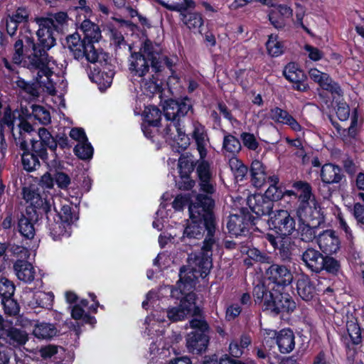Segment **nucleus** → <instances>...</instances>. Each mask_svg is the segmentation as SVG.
<instances>
[{"label":"nucleus","instance_id":"obj_61","mask_svg":"<svg viewBox=\"0 0 364 364\" xmlns=\"http://www.w3.org/2000/svg\"><path fill=\"white\" fill-rule=\"evenodd\" d=\"M171 140L175 141L177 145L183 149H186L189 145V138L181 129L176 134V139H171Z\"/></svg>","mask_w":364,"mask_h":364},{"label":"nucleus","instance_id":"obj_51","mask_svg":"<svg viewBox=\"0 0 364 364\" xmlns=\"http://www.w3.org/2000/svg\"><path fill=\"white\" fill-rule=\"evenodd\" d=\"M194 5V2L191 0H180L179 1L168 5L166 7L169 10L182 13L188 9L193 8Z\"/></svg>","mask_w":364,"mask_h":364},{"label":"nucleus","instance_id":"obj_41","mask_svg":"<svg viewBox=\"0 0 364 364\" xmlns=\"http://www.w3.org/2000/svg\"><path fill=\"white\" fill-rule=\"evenodd\" d=\"M30 150L32 151V154H34L37 156H39L43 161H48V153L46 146L41 143L40 140L30 139Z\"/></svg>","mask_w":364,"mask_h":364},{"label":"nucleus","instance_id":"obj_13","mask_svg":"<svg viewBox=\"0 0 364 364\" xmlns=\"http://www.w3.org/2000/svg\"><path fill=\"white\" fill-rule=\"evenodd\" d=\"M191 108L190 100L186 99L183 101L168 100L164 105V112L166 120L178 121L181 117L188 113Z\"/></svg>","mask_w":364,"mask_h":364},{"label":"nucleus","instance_id":"obj_34","mask_svg":"<svg viewBox=\"0 0 364 364\" xmlns=\"http://www.w3.org/2000/svg\"><path fill=\"white\" fill-rule=\"evenodd\" d=\"M18 126L19 127L21 138H19L17 144H19L22 150H28L30 144L26 141V133H29L33 130L32 126L30 123L24 120H20Z\"/></svg>","mask_w":364,"mask_h":364},{"label":"nucleus","instance_id":"obj_42","mask_svg":"<svg viewBox=\"0 0 364 364\" xmlns=\"http://www.w3.org/2000/svg\"><path fill=\"white\" fill-rule=\"evenodd\" d=\"M38 138L41 143L44 144L51 151H55L57 142L46 129L41 128L38 129Z\"/></svg>","mask_w":364,"mask_h":364},{"label":"nucleus","instance_id":"obj_58","mask_svg":"<svg viewBox=\"0 0 364 364\" xmlns=\"http://www.w3.org/2000/svg\"><path fill=\"white\" fill-rule=\"evenodd\" d=\"M15 120V117L14 114H12L10 111H6L4 112V117L1 121L2 126L5 129L6 127L8 128L9 131L13 133V135L14 136V122Z\"/></svg>","mask_w":364,"mask_h":364},{"label":"nucleus","instance_id":"obj_56","mask_svg":"<svg viewBox=\"0 0 364 364\" xmlns=\"http://www.w3.org/2000/svg\"><path fill=\"white\" fill-rule=\"evenodd\" d=\"M54 179L59 188L65 189L70 183V177L62 171H56L54 174Z\"/></svg>","mask_w":364,"mask_h":364},{"label":"nucleus","instance_id":"obj_21","mask_svg":"<svg viewBox=\"0 0 364 364\" xmlns=\"http://www.w3.org/2000/svg\"><path fill=\"white\" fill-rule=\"evenodd\" d=\"M27 39L26 38V43H24L23 39L17 40L14 46V53L13 55V61L16 64H22L24 68L29 69V68L25 65V61L28 57L33 55L34 53V49L31 46H27Z\"/></svg>","mask_w":364,"mask_h":364},{"label":"nucleus","instance_id":"obj_17","mask_svg":"<svg viewBox=\"0 0 364 364\" xmlns=\"http://www.w3.org/2000/svg\"><path fill=\"white\" fill-rule=\"evenodd\" d=\"M284 75L287 80L294 83L295 90L301 92L307 90L308 85L304 82L306 75L295 63H289L284 70Z\"/></svg>","mask_w":364,"mask_h":364},{"label":"nucleus","instance_id":"obj_49","mask_svg":"<svg viewBox=\"0 0 364 364\" xmlns=\"http://www.w3.org/2000/svg\"><path fill=\"white\" fill-rule=\"evenodd\" d=\"M323 269L333 274H336L339 272L341 265L336 259L328 256H323Z\"/></svg>","mask_w":364,"mask_h":364},{"label":"nucleus","instance_id":"obj_43","mask_svg":"<svg viewBox=\"0 0 364 364\" xmlns=\"http://www.w3.org/2000/svg\"><path fill=\"white\" fill-rule=\"evenodd\" d=\"M300 233V238L302 241L310 242L316 237V229L311 227L309 224H306L304 222L299 227Z\"/></svg>","mask_w":364,"mask_h":364},{"label":"nucleus","instance_id":"obj_11","mask_svg":"<svg viewBox=\"0 0 364 364\" xmlns=\"http://www.w3.org/2000/svg\"><path fill=\"white\" fill-rule=\"evenodd\" d=\"M272 299L267 309H271L276 314L281 311H293L295 308V303L291 300L290 296L287 293L282 292L279 289L272 287Z\"/></svg>","mask_w":364,"mask_h":364},{"label":"nucleus","instance_id":"obj_57","mask_svg":"<svg viewBox=\"0 0 364 364\" xmlns=\"http://www.w3.org/2000/svg\"><path fill=\"white\" fill-rule=\"evenodd\" d=\"M337 105L336 112L338 117L341 120H346L348 118L350 114V109L347 104L343 102L336 101Z\"/></svg>","mask_w":364,"mask_h":364},{"label":"nucleus","instance_id":"obj_46","mask_svg":"<svg viewBox=\"0 0 364 364\" xmlns=\"http://www.w3.org/2000/svg\"><path fill=\"white\" fill-rule=\"evenodd\" d=\"M275 249L279 250V254L283 260L290 258L291 255V242L288 237H282L279 245Z\"/></svg>","mask_w":364,"mask_h":364},{"label":"nucleus","instance_id":"obj_53","mask_svg":"<svg viewBox=\"0 0 364 364\" xmlns=\"http://www.w3.org/2000/svg\"><path fill=\"white\" fill-rule=\"evenodd\" d=\"M72 317L75 320L80 319L85 323H92L93 321V318L85 314L84 310L78 305H76L73 308Z\"/></svg>","mask_w":364,"mask_h":364},{"label":"nucleus","instance_id":"obj_16","mask_svg":"<svg viewBox=\"0 0 364 364\" xmlns=\"http://www.w3.org/2000/svg\"><path fill=\"white\" fill-rule=\"evenodd\" d=\"M196 172L199 178L200 189L208 193L214 192V181L210 165L207 161L198 162Z\"/></svg>","mask_w":364,"mask_h":364},{"label":"nucleus","instance_id":"obj_12","mask_svg":"<svg viewBox=\"0 0 364 364\" xmlns=\"http://www.w3.org/2000/svg\"><path fill=\"white\" fill-rule=\"evenodd\" d=\"M41 214V212H38L33 208H26V213L18 221V230L23 237L28 239H32L34 237V223L38 221L39 215Z\"/></svg>","mask_w":364,"mask_h":364},{"label":"nucleus","instance_id":"obj_55","mask_svg":"<svg viewBox=\"0 0 364 364\" xmlns=\"http://www.w3.org/2000/svg\"><path fill=\"white\" fill-rule=\"evenodd\" d=\"M271 117L278 122L287 124L291 116L286 111L276 107L271 111Z\"/></svg>","mask_w":364,"mask_h":364},{"label":"nucleus","instance_id":"obj_29","mask_svg":"<svg viewBox=\"0 0 364 364\" xmlns=\"http://www.w3.org/2000/svg\"><path fill=\"white\" fill-rule=\"evenodd\" d=\"M193 137L196 141L200 158L203 159L206 156V147L208 144V139L205 133L203 127L200 124H195Z\"/></svg>","mask_w":364,"mask_h":364},{"label":"nucleus","instance_id":"obj_6","mask_svg":"<svg viewBox=\"0 0 364 364\" xmlns=\"http://www.w3.org/2000/svg\"><path fill=\"white\" fill-rule=\"evenodd\" d=\"M49 63H46V72L41 68H33L31 70H38L36 82L30 84L23 79H18L16 81V86L23 90L32 97H38L41 92H46L47 93L54 95L55 89L53 83L50 80L51 71L48 67Z\"/></svg>","mask_w":364,"mask_h":364},{"label":"nucleus","instance_id":"obj_54","mask_svg":"<svg viewBox=\"0 0 364 364\" xmlns=\"http://www.w3.org/2000/svg\"><path fill=\"white\" fill-rule=\"evenodd\" d=\"M241 139L242 140L245 146L251 150H255L258 146V142L255 136L250 133H242L241 134Z\"/></svg>","mask_w":364,"mask_h":364},{"label":"nucleus","instance_id":"obj_44","mask_svg":"<svg viewBox=\"0 0 364 364\" xmlns=\"http://www.w3.org/2000/svg\"><path fill=\"white\" fill-rule=\"evenodd\" d=\"M267 49L270 55L277 56L283 52V45L277 36L272 35L267 42Z\"/></svg>","mask_w":364,"mask_h":364},{"label":"nucleus","instance_id":"obj_38","mask_svg":"<svg viewBox=\"0 0 364 364\" xmlns=\"http://www.w3.org/2000/svg\"><path fill=\"white\" fill-rule=\"evenodd\" d=\"M183 16V21L189 28H200L203 24V20L198 13H188Z\"/></svg>","mask_w":364,"mask_h":364},{"label":"nucleus","instance_id":"obj_62","mask_svg":"<svg viewBox=\"0 0 364 364\" xmlns=\"http://www.w3.org/2000/svg\"><path fill=\"white\" fill-rule=\"evenodd\" d=\"M361 197L363 199V203H358L354 206V215L357 220L364 224V194H360Z\"/></svg>","mask_w":364,"mask_h":364},{"label":"nucleus","instance_id":"obj_36","mask_svg":"<svg viewBox=\"0 0 364 364\" xmlns=\"http://www.w3.org/2000/svg\"><path fill=\"white\" fill-rule=\"evenodd\" d=\"M293 186L300 193L299 199L301 202L308 203L312 196L310 185L306 182L297 181L294 183Z\"/></svg>","mask_w":364,"mask_h":364},{"label":"nucleus","instance_id":"obj_64","mask_svg":"<svg viewBox=\"0 0 364 364\" xmlns=\"http://www.w3.org/2000/svg\"><path fill=\"white\" fill-rule=\"evenodd\" d=\"M70 136L77 141V144L87 141L86 135L82 129L73 128L70 132Z\"/></svg>","mask_w":364,"mask_h":364},{"label":"nucleus","instance_id":"obj_59","mask_svg":"<svg viewBox=\"0 0 364 364\" xmlns=\"http://www.w3.org/2000/svg\"><path fill=\"white\" fill-rule=\"evenodd\" d=\"M142 86L146 91L152 94L159 92L160 90V86L157 83V81L156 80V78L154 75H152L151 78H149V81L145 80L143 82Z\"/></svg>","mask_w":364,"mask_h":364},{"label":"nucleus","instance_id":"obj_27","mask_svg":"<svg viewBox=\"0 0 364 364\" xmlns=\"http://www.w3.org/2000/svg\"><path fill=\"white\" fill-rule=\"evenodd\" d=\"M272 287H275V284L262 283L257 284L253 290V295L255 297V301L258 302H263L266 308L270 304L273 296Z\"/></svg>","mask_w":364,"mask_h":364},{"label":"nucleus","instance_id":"obj_22","mask_svg":"<svg viewBox=\"0 0 364 364\" xmlns=\"http://www.w3.org/2000/svg\"><path fill=\"white\" fill-rule=\"evenodd\" d=\"M273 7L269 15V21L276 28H282L284 26V19L291 17L292 9L287 5H277V0Z\"/></svg>","mask_w":364,"mask_h":364},{"label":"nucleus","instance_id":"obj_20","mask_svg":"<svg viewBox=\"0 0 364 364\" xmlns=\"http://www.w3.org/2000/svg\"><path fill=\"white\" fill-rule=\"evenodd\" d=\"M248 203L252 210L258 215H274V213L272 211L274 203L272 200L262 196H255L249 198Z\"/></svg>","mask_w":364,"mask_h":364},{"label":"nucleus","instance_id":"obj_35","mask_svg":"<svg viewBox=\"0 0 364 364\" xmlns=\"http://www.w3.org/2000/svg\"><path fill=\"white\" fill-rule=\"evenodd\" d=\"M161 112L156 107H147L144 110L146 122L153 127H158L160 124Z\"/></svg>","mask_w":364,"mask_h":364},{"label":"nucleus","instance_id":"obj_50","mask_svg":"<svg viewBox=\"0 0 364 364\" xmlns=\"http://www.w3.org/2000/svg\"><path fill=\"white\" fill-rule=\"evenodd\" d=\"M166 122V127L163 131L164 136L171 140V139H176V134L181 130L178 127V122L172 120Z\"/></svg>","mask_w":364,"mask_h":364},{"label":"nucleus","instance_id":"obj_31","mask_svg":"<svg viewBox=\"0 0 364 364\" xmlns=\"http://www.w3.org/2000/svg\"><path fill=\"white\" fill-rule=\"evenodd\" d=\"M252 183L255 187H261L266 181L265 169L259 160L252 161L250 168Z\"/></svg>","mask_w":364,"mask_h":364},{"label":"nucleus","instance_id":"obj_10","mask_svg":"<svg viewBox=\"0 0 364 364\" xmlns=\"http://www.w3.org/2000/svg\"><path fill=\"white\" fill-rule=\"evenodd\" d=\"M309 75L310 78L318 83L321 88L330 92L333 95L334 100L336 98V96L340 97L342 95V90L339 85L327 73H322L316 68H312L309 71Z\"/></svg>","mask_w":364,"mask_h":364},{"label":"nucleus","instance_id":"obj_47","mask_svg":"<svg viewBox=\"0 0 364 364\" xmlns=\"http://www.w3.org/2000/svg\"><path fill=\"white\" fill-rule=\"evenodd\" d=\"M347 331L354 344H358L361 341L360 328L356 323L353 321L348 322Z\"/></svg>","mask_w":364,"mask_h":364},{"label":"nucleus","instance_id":"obj_52","mask_svg":"<svg viewBox=\"0 0 364 364\" xmlns=\"http://www.w3.org/2000/svg\"><path fill=\"white\" fill-rule=\"evenodd\" d=\"M1 304L4 306L5 313L9 316H14L18 313V304L11 297L1 299Z\"/></svg>","mask_w":364,"mask_h":364},{"label":"nucleus","instance_id":"obj_63","mask_svg":"<svg viewBox=\"0 0 364 364\" xmlns=\"http://www.w3.org/2000/svg\"><path fill=\"white\" fill-rule=\"evenodd\" d=\"M29 12L26 8H18L15 14L11 16L17 23L25 22L28 21Z\"/></svg>","mask_w":364,"mask_h":364},{"label":"nucleus","instance_id":"obj_48","mask_svg":"<svg viewBox=\"0 0 364 364\" xmlns=\"http://www.w3.org/2000/svg\"><path fill=\"white\" fill-rule=\"evenodd\" d=\"M247 255L249 259H252L257 262L268 264L271 262V258L269 257L255 248L249 249L247 252Z\"/></svg>","mask_w":364,"mask_h":364},{"label":"nucleus","instance_id":"obj_9","mask_svg":"<svg viewBox=\"0 0 364 364\" xmlns=\"http://www.w3.org/2000/svg\"><path fill=\"white\" fill-rule=\"evenodd\" d=\"M269 226L276 229L281 235H289L295 230V221L288 211L277 210L269 220Z\"/></svg>","mask_w":364,"mask_h":364},{"label":"nucleus","instance_id":"obj_15","mask_svg":"<svg viewBox=\"0 0 364 364\" xmlns=\"http://www.w3.org/2000/svg\"><path fill=\"white\" fill-rule=\"evenodd\" d=\"M249 213L240 210L239 213L232 214L230 216L227 228L232 235H240L249 228L251 225Z\"/></svg>","mask_w":364,"mask_h":364},{"label":"nucleus","instance_id":"obj_25","mask_svg":"<svg viewBox=\"0 0 364 364\" xmlns=\"http://www.w3.org/2000/svg\"><path fill=\"white\" fill-rule=\"evenodd\" d=\"M296 289L298 294L305 301L312 299L316 292L315 284L304 275L298 279Z\"/></svg>","mask_w":364,"mask_h":364},{"label":"nucleus","instance_id":"obj_37","mask_svg":"<svg viewBox=\"0 0 364 364\" xmlns=\"http://www.w3.org/2000/svg\"><path fill=\"white\" fill-rule=\"evenodd\" d=\"M23 151L24 153L22 155V164L24 169L28 171L35 170L37 166H40L37 156L34 154L30 153V149L28 150Z\"/></svg>","mask_w":364,"mask_h":364},{"label":"nucleus","instance_id":"obj_30","mask_svg":"<svg viewBox=\"0 0 364 364\" xmlns=\"http://www.w3.org/2000/svg\"><path fill=\"white\" fill-rule=\"evenodd\" d=\"M12 323L11 321L7 322L6 335L9 338V343L15 347L22 346L26 343L27 341V334L19 329L11 327Z\"/></svg>","mask_w":364,"mask_h":364},{"label":"nucleus","instance_id":"obj_2","mask_svg":"<svg viewBox=\"0 0 364 364\" xmlns=\"http://www.w3.org/2000/svg\"><path fill=\"white\" fill-rule=\"evenodd\" d=\"M67 18L65 13L59 12L48 17L35 18L38 26L36 31L38 41L34 43L33 40L27 39V46H31L34 49L33 55L28 57L25 61V65L29 70L41 68L46 72V63L50 62L48 50L55 44V35L59 33Z\"/></svg>","mask_w":364,"mask_h":364},{"label":"nucleus","instance_id":"obj_24","mask_svg":"<svg viewBox=\"0 0 364 364\" xmlns=\"http://www.w3.org/2000/svg\"><path fill=\"white\" fill-rule=\"evenodd\" d=\"M14 269L18 279L23 282H31L35 278V268L26 260L18 259L14 264Z\"/></svg>","mask_w":364,"mask_h":364},{"label":"nucleus","instance_id":"obj_32","mask_svg":"<svg viewBox=\"0 0 364 364\" xmlns=\"http://www.w3.org/2000/svg\"><path fill=\"white\" fill-rule=\"evenodd\" d=\"M26 112L28 115L33 116L42 124H46L50 122V113L41 106L31 105L29 108H26Z\"/></svg>","mask_w":364,"mask_h":364},{"label":"nucleus","instance_id":"obj_8","mask_svg":"<svg viewBox=\"0 0 364 364\" xmlns=\"http://www.w3.org/2000/svg\"><path fill=\"white\" fill-rule=\"evenodd\" d=\"M22 196L26 203L30 204L27 208H33L42 213H47L50 211V204L48 200L42 198L38 185L31 184L24 186L22 190Z\"/></svg>","mask_w":364,"mask_h":364},{"label":"nucleus","instance_id":"obj_40","mask_svg":"<svg viewBox=\"0 0 364 364\" xmlns=\"http://www.w3.org/2000/svg\"><path fill=\"white\" fill-rule=\"evenodd\" d=\"M74 152L75 155L81 159L85 160L90 159L92 156L93 150L91 145L87 141L77 144L75 149Z\"/></svg>","mask_w":364,"mask_h":364},{"label":"nucleus","instance_id":"obj_1","mask_svg":"<svg viewBox=\"0 0 364 364\" xmlns=\"http://www.w3.org/2000/svg\"><path fill=\"white\" fill-rule=\"evenodd\" d=\"M212 267V261L208 257L200 259L191 255L187 259V264L180 270V279L177 284L181 294L186 296L181 300L178 306L171 307L166 310V316L169 321L176 322L191 316L199 318L202 317L200 309L196 305V294L187 292L192 289L196 279L198 277H206Z\"/></svg>","mask_w":364,"mask_h":364},{"label":"nucleus","instance_id":"obj_7","mask_svg":"<svg viewBox=\"0 0 364 364\" xmlns=\"http://www.w3.org/2000/svg\"><path fill=\"white\" fill-rule=\"evenodd\" d=\"M191 327L198 331H193L188 335L186 346L188 350L193 353L198 354L205 350L208 343V337L205 334L208 326L202 318H193L191 322Z\"/></svg>","mask_w":364,"mask_h":364},{"label":"nucleus","instance_id":"obj_18","mask_svg":"<svg viewBox=\"0 0 364 364\" xmlns=\"http://www.w3.org/2000/svg\"><path fill=\"white\" fill-rule=\"evenodd\" d=\"M267 274L274 282L273 284L276 283L275 287L277 286L278 288L282 285L290 284L293 279L290 271L285 266L279 264L270 266L267 271Z\"/></svg>","mask_w":364,"mask_h":364},{"label":"nucleus","instance_id":"obj_23","mask_svg":"<svg viewBox=\"0 0 364 364\" xmlns=\"http://www.w3.org/2000/svg\"><path fill=\"white\" fill-rule=\"evenodd\" d=\"M317 241L320 249L323 252L333 253L338 249V238L332 230H326L320 234Z\"/></svg>","mask_w":364,"mask_h":364},{"label":"nucleus","instance_id":"obj_28","mask_svg":"<svg viewBox=\"0 0 364 364\" xmlns=\"http://www.w3.org/2000/svg\"><path fill=\"white\" fill-rule=\"evenodd\" d=\"M277 343L280 351L283 353H289L294 348V336L289 329L282 330L277 337Z\"/></svg>","mask_w":364,"mask_h":364},{"label":"nucleus","instance_id":"obj_26","mask_svg":"<svg viewBox=\"0 0 364 364\" xmlns=\"http://www.w3.org/2000/svg\"><path fill=\"white\" fill-rule=\"evenodd\" d=\"M342 177L341 169L338 166L331 164H326L322 166L321 178L323 183H336L342 179Z\"/></svg>","mask_w":364,"mask_h":364},{"label":"nucleus","instance_id":"obj_4","mask_svg":"<svg viewBox=\"0 0 364 364\" xmlns=\"http://www.w3.org/2000/svg\"><path fill=\"white\" fill-rule=\"evenodd\" d=\"M214 203L212 198L202 194L197 195L194 199H191L189 205L190 218H193V209L198 213V220H203L207 225V235L203 241L201 252L198 254L188 255L197 256L200 259L208 257L211 260V249L215 244V221L213 212Z\"/></svg>","mask_w":364,"mask_h":364},{"label":"nucleus","instance_id":"obj_33","mask_svg":"<svg viewBox=\"0 0 364 364\" xmlns=\"http://www.w3.org/2000/svg\"><path fill=\"white\" fill-rule=\"evenodd\" d=\"M57 333L55 328L48 323L37 325L33 329V334L38 338L46 339L54 336Z\"/></svg>","mask_w":364,"mask_h":364},{"label":"nucleus","instance_id":"obj_60","mask_svg":"<svg viewBox=\"0 0 364 364\" xmlns=\"http://www.w3.org/2000/svg\"><path fill=\"white\" fill-rule=\"evenodd\" d=\"M304 49L308 53L309 58L314 61L321 59L323 56V53L320 50L312 46L306 45Z\"/></svg>","mask_w":364,"mask_h":364},{"label":"nucleus","instance_id":"obj_3","mask_svg":"<svg viewBox=\"0 0 364 364\" xmlns=\"http://www.w3.org/2000/svg\"><path fill=\"white\" fill-rule=\"evenodd\" d=\"M80 30L85 35L84 40L81 41L80 35L75 33L67 37V46L76 59L85 58L87 61L95 63L98 60L99 52L93 43L101 38L100 28L90 20H84Z\"/></svg>","mask_w":364,"mask_h":364},{"label":"nucleus","instance_id":"obj_19","mask_svg":"<svg viewBox=\"0 0 364 364\" xmlns=\"http://www.w3.org/2000/svg\"><path fill=\"white\" fill-rule=\"evenodd\" d=\"M301 259L311 271L320 272L323 270V255L312 247H308L301 255Z\"/></svg>","mask_w":364,"mask_h":364},{"label":"nucleus","instance_id":"obj_45","mask_svg":"<svg viewBox=\"0 0 364 364\" xmlns=\"http://www.w3.org/2000/svg\"><path fill=\"white\" fill-rule=\"evenodd\" d=\"M14 290L15 287L11 282L6 278H0V296L2 299L11 297Z\"/></svg>","mask_w":364,"mask_h":364},{"label":"nucleus","instance_id":"obj_14","mask_svg":"<svg viewBox=\"0 0 364 364\" xmlns=\"http://www.w3.org/2000/svg\"><path fill=\"white\" fill-rule=\"evenodd\" d=\"M205 232H207V225L203 220H198V213L193 209V218H190L184 229L183 240H201Z\"/></svg>","mask_w":364,"mask_h":364},{"label":"nucleus","instance_id":"obj_5","mask_svg":"<svg viewBox=\"0 0 364 364\" xmlns=\"http://www.w3.org/2000/svg\"><path fill=\"white\" fill-rule=\"evenodd\" d=\"M132 73L139 77H144L149 70V66L155 73L161 71L164 63L170 68L172 64L169 60L161 53L159 45L153 44L150 41H145L139 52L134 53L130 58Z\"/></svg>","mask_w":364,"mask_h":364},{"label":"nucleus","instance_id":"obj_39","mask_svg":"<svg viewBox=\"0 0 364 364\" xmlns=\"http://www.w3.org/2000/svg\"><path fill=\"white\" fill-rule=\"evenodd\" d=\"M223 149L225 151L235 155L241 149L240 141L232 135L226 136L223 141Z\"/></svg>","mask_w":364,"mask_h":364}]
</instances>
